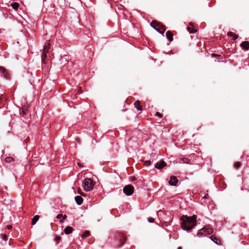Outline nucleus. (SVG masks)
<instances>
[{
  "label": "nucleus",
  "mask_w": 249,
  "mask_h": 249,
  "mask_svg": "<svg viewBox=\"0 0 249 249\" xmlns=\"http://www.w3.org/2000/svg\"><path fill=\"white\" fill-rule=\"evenodd\" d=\"M29 107V105L28 104H25L22 106L21 108V113L23 116H25L27 114L28 112V108Z\"/></svg>",
  "instance_id": "11"
},
{
  "label": "nucleus",
  "mask_w": 249,
  "mask_h": 249,
  "mask_svg": "<svg viewBox=\"0 0 249 249\" xmlns=\"http://www.w3.org/2000/svg\"><path fill=\"white\" fill-rule=\"evenodd\" d=\"M148 221L150 223H153L154 221V219L152 217H149V218H148Z\"/></svg>",
  "instance_id": "28"
},
{
  "label": "nucleus",
  "mask_w": 249,
  "mask_h": 249,
  "mask_svg": "<svg viewBox=\"0 0 249 249\" xmlns=\"http://www.w3.org/2000/svg\"><path fill=\"white\" fill-rule=\"evenodd\" d=\"M189 25H190V26H194V23H193V22H190V23H189Z\"/></svg>",
  "instance_id": "38"
},
{
  "label": "nucleus",
  "mask_w": 249,
  "mask_h": 249,
  "mask_svg": "<svg viewBox=\"0 0 249 249\" xmlns=\"http://www.w3.org/2000/svg\"><path fill=\"white\" fill-rule=\"evenodd\" d=\"M0 72L1 73L2 75L7 79H9L10 77L7 73V71L5 68L0 66Z\"/></svg>",
  "instance_id": "9"
},
{
  "label": "nucleus",
  "mask_w": 249,
  "mask_h": 249,
  "mask_svg": "<svg viewBox=\"0 0 249 249\" xmlns=\"http://www.w3.org/2000/svg\"><path fill=\"white\" fill-rule=\"evenodd\" d=\"M178 181L177 178L175 176H172L170 177L169 181V184L171 186H177Z\"/></svg>",
  "instance_id": "7"
},
{
  "label": "nucleus",
  "mask_w": 249,
  "mask_h": 249,
  "mask_svg": "<svg viewBox=\"0 0 249 249\" xmlns=\"http://www.w3.org/2000/svg\"><path fill=\"white\" fill-rule=\"evenodd\" d=\"M3 239L4 240H6L7 239V235L6 234H3Z\"/></svg>",
  "instance_id": "34"
},
{
  "label": "nucleus",
  "mask_w": 249,
  "mask_h": 249,
  "mask_svg": "<svg viewBox=\"0 0 249 249\" xmlns=\"http://www.w3.org/2000/svg\"><path fill=\"white\" fill-rule=\"evenodd\" d=\"M197 216L194 215L192 216L183 215L181 217V227L183 230L190 231L196 226Z\"/></svg>",
  "instance_id": "1"
},
{
  "label": "nucleus",
  "mask_w": 249,
  "mask_h": 249,
  "mask_svg": "<svg viewBox=\"0 0 249 249\" xmlns=\"http://www.w3.org/2000/svg\"><path fill=\"white\" fill-rule=\"evenodd\" d=\"M150 25L162 35L164 34L166 30L165 26L164 25L155 20L151 21Z\"/></svg>",
  "instance_id": "2"
},
{
  "label": "nucleus",
  "mask_w": 249,
  "mask_h": 249,
  "mask_svg": "<svg viewBox=\"0 0 249 249\" xmlns=\"http://www.w3.org/2000/svg\"><path fill=\"white\" fill-rule=\"evenodd\" d=\"M50 44L49 42H46L44 49L43 50L42 53L41 55L42 62L44 64L46 63V59L47 58V53L49 52V50L50 49Z\"/></svg>",
  "instance_id": "4"
},
{
  "label": "nucleus",
  "mask_w": 249,
  "mask_h": 249,
  "mask_svg": "<svg viewBox=\"0 0 249 249\" xmlns=\"http://www.w3.org/2000/svg\"><path fill=\"white\" fill-rule=\"evenodd\" d=\"M181 160L184 163L189 164L190 163V160L187 158H183L181 159Z\"/></svg>",
  "instance_id": "22"
},
{
  "label": "nucleus",
  "mask_w": 249,
  "mask_h": 249,
  "mask_svg": "<svg viewBox=\"0 0 249 249\" xmlns=\"http://www.w3.org/2000/svg\"><path fill=\"white\" fill-rule=\"evenodd\" d=\"M240 47L245 50H248L249 49V41H244L240 44Z\"/></svg>",
  "instance_id": "10"
},
{
  "label": "nucleus",
  "mask_w": 249,
  "mask_h": 249,
  "mask_svg": "<svg viewBox=\"0 0 249 249\" xmlns=\"http://www.w3.org/2000/svg\"><path fill=\"white\" fill-rule=\"evenodd\" d=\"M125 240V238L124 237H122V238L120 239V242L121 243V245H123L124 244Z\"/></svg>",
  "instance_id": "24"
},
{
  "label": "nucleus",
  "mask_w": 249,
  "mask_h": 249,
  "mask_svg": "<svg viewBox=\"0 0 249 249\" xmlns=\"http://www.w3.org/2000/svg\"><path fill=\"white\" fill-rule=\"evenodd\" d=\"M210 238L213 241L214 243H215L216 244H218V241L219 240V239L214 235H212L211 237H210Z\"/></svg>",
  "instance_id": "17"
},
{
  "label": "nucleus",
  "mask_w": 249,
  "mask_h": 249,
  "mask_svg": "<svg viewBox=\"0 0 249 249\" xmlns=\"http://www.w3.org/2000/svg\"><path fill=\"white\" fill-rule=\"evenodd\" d=\"M187 30L191 34L195 33L197 32V30L196 29H192L190 27H187Z\"/></svg>",
  "instance_id": "19"
},
{
  "label": "nucleus",
  "mask_w": 249,
  "mask_h": 249,
  "mask_svg": "<svg viewBox=\"0 0 249 249\" xmlns=\"http://www.w3.org/2000/svg\"><path fill=\"white\" fill-rule=\"evenodd\" d=\"M90 235V232L88 231H86L82 235V237L84 238L89 236Z\"/></svg>",
  "instance_id": "20"
},
{
  "label": "nucleus",
  "mask_w": 249,
  "mask_h": 249,
  "mask_svg": "<svg viewBox=\"0 0 249 249\" xmlns=\"http://www.w3.org/2000/svg\"><path fill=\"white\" fill-rule=\"evenodd\" d=\"M202 231L206 232L208 234H211L213 233V229L210 227L209 226H207L206 227H203L201 230H200L197 232V236H201L203 235Z\"/></svg>",
  "instance_id": "5"
},
{
  "label": "nucleus",
  "mask_w": 249,
  "mask_h": 249,
  "mask_svg": "<svg viewBox=\"0 0 249 249\" xmlns=\"http://www.w3.org/2000/svg\"><path fill=\"white\" fill-rule=\"evenodd\" d=\"M73 229L72 227H71V226H67L64 229V232L66 234H69L72 232V231H73Z\"/></svg>",
  "instance_id": "13"
},
{
  "label": "nucleus",
  "mask_w": 249,
  "mask_h": 249,
  "mask_svg": "<svg viewBox=\"0 0 249 249\" xmlns=\"http://www.w3.org/2000/svg\"><path fill=\"white\" fill-rule=\"evenodd\" d=\"M61 240V237L59 236H56L55 237V241L57 242V243H59V241Z\"/></svg>",
  "instance_id": "26"
},
{
  "label": "nucleus",
  "mask_w": 249,
  "mask_h": 249,
  "mask_svg": "<svg viewBox=\"0 0 249 249\" xmlns=\"http://www.w3.org/2000/svg\"><path fill=\"white\" fill-rule=\"evenodd\" d=\"M94 183L90 178L85 179L82 183L83 187L86 191L91 190L94 186Z\"/></svg>",
  "instance_id": "3"
},
{
  "label": "nucleus",
  "mask_w": 249,
  "mask_h": 249,
  "mask_svg": "<svg viewBox=\"0 0 249 249\" xmlns=\"http://www.w3.org/2000/svg\"><path fill=\"white\" fill-rule=\"evenodd\" d=\"M241 166V163L239 161L236 162L234 164V167L236 169L239 168Z\"/></svg>",
  "instance_id": "23"
},
{
  "label": "nucleus",
  "mask_w": 249,
  "mask_h": 249,
  "mask_svg": "<svg viewBox=\"0 0 249 249\" xmlns=\"http://www.w3.org/2000/svg\"><path fill=\"white\" fill-rule=\"evenodd\" d=\"M212 55H213V56H215V55H216V54L213 53V54H212Z\"/></svg>",
  "instance_id": "41"
},
{
  "label": "nucleus",
  "mask_w": 249,
  "mask_h": 249,
  "mask_svg": "<svg viewBox=\"0 0 249 249\" xmlns=\"http://www.w3.org/2000/svg\"><path fill=\"white\" fill-rule=\"evenodd\" d=\"M39 218V216L38 215H36L34 216V217L32 218V224L34 225L36 224V222L38 220Z\"/></svg>",
  "instance_id": "16"
},
{
  "label": "nucleus",
  "mask_w": 249,
  "mask_h": 249,
  "mask_svg": "<svg viewBox=\"0 0 249 249\" xmlns=\"http://www.w3.org/2000/svg\"><path fill=\"white\" fill-rule=\"evenodd\" d=\"M166 165V162L163 160H161L159 163L155 164V167L158 169H161Z\"/></svg>",
  "instance_id": "8"
},
{
  "label": "nucleus",
  "mask_w": 249,
  "mask_h": 249,
  "mask_svg": "<svg viewBox=\"0 0 249 249\" xmlns=\"http://www.w3.org/2000/svg\"><path fill=\"white\" fill-rule=\"evenodd\" d=\"M124 193L127 196L131 195L134 192V187L131 185H127L123 189Z\"/></svg>",
  "instance_id": "6"
},
{
  "label": "nucleus",
  "mask_w": 249,
  "mask_h": 249,
  "mask_svg": "<svg viewBox=\"0 0 249 249\" xmlns=\"http://www.w3.org/2000/svg\"><path fill=\"white\" fill-rule=\"evenodd\" d=\"M11 6L15 10H17L19 7V4L18 2H14L11 4Z\"/></svg>",
  "instance_id": "18"
},
{
  "label": "nucleus",
  "mask_w": 249,
  "mask_h": 249,
  "mask_svg": "<svg viewBox=\"0 0 249 249\" xmlns=\"http://www.w3.org/2000/svg\"><path fill=\"white\" fill-rule=\"evenodd\" d=\"M78 193L79 194H80V195H82V196H86V195H85L84 193H83V192L81 191V189H79V190H78Z\"/></svg>",
  "instance_id": "25"
},
{
  "label": "nucleus",
  "mask_w": 249,
  "mask_h": 249,
  "mask_svg": "<svg viewBox=\"0 0 249 249\" xmlns=\"http://www.w3.org/2000/svg\"><path fill=\"white\" fill-rule=\"evenodd\" d=\"M7 229L8 230H11L12 229V226L11 225H9L7 226Z\"/></svg>",
  "instance_id": "36"
},
{
  "label": "nucleus",
  "mask_w": 249,
  "mask_h": 249,
  "mask_svg": "<svg viewBox=\"0 0 249 249\" xmlns=\"http://www.w3.org/2000/svg\"><path fill=\"white\" fill-rule=\"evenodd\" d=\"M77 165L79 166H81V164L79 162H78L77 163Z\"/></svg>",
  "instance_id": "39"
},
{
  "label": "nucleus",
  "mask_w": 249,
  "mask_h": 249,
  "mask_svg": "<svg viewBox=\"0 0 249 249\" xmlns=\"http://www.w3.org/2000/svg\"><path fill=\"white\" fill-rule=\"evenodd\" d=\"M63 219H66L67 218V215H63Z\"/></svg>",
  "instance_id": "37"
},
{
  "label": "nucleus",
  "mask_w": 249,
  "mask_h": 249,
  "mask_svg": "<svg viewBox=\"0 0 249 249\" xmlns=\"http://www.w3.org/2000/svg\"><path fill=\"white\" fill-rule=\"evenodd\" d=\"M134 105L138 110H142V107L141 106V103L139 100H137L135 102Z\"/></svg>",
  "instance_id": "15"
},
{
  "label": "nucleus",
  "mask_w": 249,
  "mask_h": 249,
  "mask_svg": "<svg viewBox=\"0 0 249 249\" xmlns=\"http://www.w3.org/2000/svg\"><path fill=\"white\" fill-rule=\"evenodd\" d=\"M63 216V215L62 214H58L57 216H56V218L57 219H60L61 218V217H62Z\"/></svg>",
  "instance_id": "32"
},
{
  "label": "nucleus",
  "mask_w": 249,
  "mask_h": 249,
  "mask_svg": "<svg viewBox=\"0 0 249 249\" xmlns=\"http://www.w3.org/2000/svg\"><path fill=\"white\" fill-rule=\"evenodd\" d=\"M77 93H78L79 94L82 93V89H81V88H79V89L78 90Z\"/></svg>",
  "instance_id": "35"
},
{
  "label": "nucleus",
  "mask_w": 249,
  "mask_h": 249,
  "mask_svg": "<svg viewBox=\"0 0 249 249\" xmlns=\"http://www.w3.org/2000/svg\"><path fill=\"white\" fill-rule=\"evenodd\" d=\"M156 116H158V117H159L160 118H162V115L161 113H160V112H157L156 113Z\"/></svg>",
  "instance_id": "30"
},
{
  "label": "nucleus",
  "mask_w": 249,
  "mask_h": 249,
  "mask_svg": "<svg viewBox=\"0 0 249 249\" xmlns=\"http://www.w3.org/2000/svg\"><path fill=\"white\" fill-rule=\"evenodd\" d=\"M14 159L12 157H7L5 158V161L6 162H8V163H9V162H11V161H14Z\"/></svg>",
  "instance_id": "21"
},
{
  "label": "nucleus",
  "mask_w": 249,
  "mask_h": 249,
  "mask_svg": "<svg viewBox=\"0 0 249 249\" xmlns=\"http://www.w3.org/2000/svg\"><path fill=\"white\" fill-rule=\"evenodd\" d=\"M76 140L77 141V142H78L79 143H80V140H79V138H77V139H76Z\"/></svg>",
  "instance_id": "40"
},
{
  "label": "nucleus",
  "mask_w": 249,
  "mask_h": 249,
  "mask_svg": "<svg viewBox=\"0 0 249 249\" xmlns=\"http://www.w3.org/2000/svg\"><path fill=\"white\" fill-rule=\"evenodd\" d=\"M238 37V36L235 34L233 36V40H235Z\"/></svg>",
  "instance_id": "31"
},
{
  "label": "nucleus",
  "mask_w": 249,
  "mask_h": 249,
  "mask_svg": "<svg viewBox=\"0 0 249 249\" xmlns=\"http://www.w3.org/2000/svg\"><path fill=\"white\" fill-rule=\"evenodd\" d=\"M75 200L76 203L78 205H80L82 203V202L83 201V199L80 196H76L75 197Z\"/></svg>",
  "instance_id": "12"
},
{
  "label": "nucleus",
  "mask_w": 249,
  "mask_h": 249,
  "mask_svg": "<svg viewBox=\"0 0 249 249\" xmlns=\"http://www.w3.org/2000/svg\"><path fill=\"white\" fill-rule=\"evenodd\" d=\"M151 164V161L150 160H146L145 162H144V164L146 166H148L150 164Z\"/></svg>",
  "instance_id": "29"
},
{
  "label": "nucleus",
  "mask_w": 249,
  "mask_h": 249,
  "mask_svg": "<svg viewBox=\"0 0 249 249\" xmlns=\"http://www.w3.org/2000/svg\"><path fill=\"white\" fill-rule=\"evenodd\" d=\"M130 179L131 180V181H134L136 180V178L134 176H132V177H130Z\"/></svg>",
  "instance_id": "33"
},
{
  "label": "nucleus",
  "mask_w": 249,
  "mask_h": 249,
  "mask_svg": "<svg viewBox=\"0 0 249 249\" xmlns=\"http://www.w3.org/2000/svg\"><path fill=\"white\" fill-rule=\"evenodd\" d=\"M173 34L172 33V32L170 31H168L166 33V37L170 41H171L173 40Z\"/></svg>",
  "instance_id": "14"
},
{
  "label": "nucleus",
  "mask_w": 249,
  "mask_h": 249,
  "mask_svg": "<svg viewBox=\"0 0 249 249\" xmlns=\"http://www.w3.org/2000/svg\"><path fill=\"white\" fill-rule=\"evenodd\" d=\"M234 35V33H233L232 32H228L227 33V35L229 36H233Z\"/></svg>",
  "instance_id": "27"
}]
</instances>
